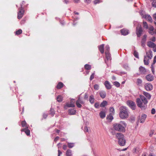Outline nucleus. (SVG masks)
<instances>
[{"instance_id": "nucleus-1", "label": "nucleus", "mask_w": 156, "mask_h": 156, "mask_svg": "<svg viewBox=\"0 0 156 156\" xmlns=\"http://www.w3.org/2000/svg\"><path fill=\"white\" fill-rule=\"evenodd\" d=\"M127 124L124 121H120L119 123H115L113 124L114 129L119 132H125Z\"/></svg>"}, {"instance_id": "nucleus-2", "label": "nucleus", "mask_w": 156, "mask_h": 156, "mask_svg": "<svg viewBox=\"0 0 156 156\" xmlns=\"http://www.w3.org/2000/svg\"><path fill=\"white\" fill-rule=\"evenodd\" d=\"M129 112L127 108L124 106L121 107L119 116L122 119H126L128 117Z\"/></svg>"}, {"instance_id": "nucleus-3", "label": "nucleus", "mask_w": 156, "mask_h": 156, "mask_svg": "<svg viewBox=\"0 0 156 156\" xmlns=\"http://www.w3.org/2000/svg\"><path fill=\"white\" fill-rule=\"evenodd\" d=\"M136 101L137 106L140 108L142 109H145L147 107V103H145L144 102H142L140 99L139 98L136 99Z\"/></svg>"}, {"instance_id": "nucleus-4", "label": "nucleus", "mask_w": 156, "mask_h": 156, "mask_svg": "<svg viewBox=\"0 0 156 156\" xmlns=\"http://www.w3.org/2000/svg\"><path fill=\"white\" fill-rule=\"evenodd\" d=\"M116 136L118 140V143L119 145H123L125 143V141L122 143H120L121 140H122V139H124V135L121 133H118L116 134Z\"/></svg>"}, {"instance_id": "nucleus-5", "label": "nucleus", "mask_w": 156, "mask_h": 156, "mask_svg": "<svg viewBox=\"0 0 156 156\" xmlns=\"http://www.w3.org/2000/svg\"><path fill=\"white\" fill-rule=\"evenodd\" d=\"M20 7L19 9V11L17 16V18L19 19H21L23 17L24 12V9L22 7V5L20 4Z\"/></svg>"}, {"instance_id": "nucleus-6", "label": "nucleus", "mask_w": 156, "mask_h": 156, "mask_svg": "<svg viewBox=\"0 0 156 156\" xmlns=\"http://www.w3.org/2000/svg\"><path fill=\"white\" fill-rule=\"evenodd\" d=\"M127 105L133 110H135L136 107L135 103L132 101L129 100L127 102Z\"/></svg>"}, {"instance_id": "nucleus-7", "label": "nucleus", "mask_w": 156, "mask_h": 156, "mask_svg": "<svg viewBox=\"0 0 156 156\" xmlns=\"http://www.w3.org/2000/svg\"><path fill=\"white\" fill-rule=\"evenodd\" d=\"M143 30L142 28L141 27H140L139 28L137 27L136 28V34L138 37H140L141 36Z\"/></svg>"}, {"instance_id": "nucleus-8", "label": "nucleus", "mask_w": 156, "mask_h": 156, "mask_svg": "<svg viewBox=\"0 0 156 156\" xmlns=\"http://www.w3.org/2000/svg\"><path fill=\"white\" fill-rule=\"evenodd\" d=\"M84 101L81 99L79 98L76 102V105L79 108H81L82 105L81 104H83Z\"/></svg>"}, {"instance_id": "nucleus-9", "label": "nucleus", "mask_w": 156, "mask_h": 156, "mask_svg": "<svg viewBox=\"0 0 156 156\" xmlns=\"http://www.w3.org/2000/svg\"><path fill=\"white\" fill-rule=\"evenodd\" d=\"M146 90L147 91H150L153 89V86L150 83H148L146 84L145 86Z\"/></svg>"}, {"instance_id": "nucleus-10", "label": "nucleus", "mask_w": 156, "mask_h": 156, "mask_svg": "<svg viewBox=\"0 0 156 156\" xmlns=\"http://www.w3.org/2000/svg\"><path fill=\"white\" fill-rule=\"evenodd\" d=\"M147 37V35H144L141 41V44L142 46L144 47L145 45V42L146 41V38Z\"/></svg>"}, {"instance_id": "nucleus-11", "label": "nucleus", "mask_w": 156, "mask_h": 156, "mask_svg": "<svg viewBox=\"0 0 156 156\" xmlns=\"http://www.w3.org/2000/svg\"><path fill=\"white\" fill-rule=\"evenodd\" d=\"M146 78L147 81H151L154 80V76L151 74H148L146 76Z\"/></svg>"}, {"instance_id": "nucleus-12", "label": "nucleus", "mask_w": 156, "mask_h": 156, "mask_svg": "<svg viewBox=\"0 0 156 156\" xmlns=\"http://www.w3.org/2000/svg\"><path fill=\"white\" fill-rule=\"evenodd\" d=\"M99 94L101 97L103 99L105 98L106 94L105 91L101 90L99 92Z\"/></svg>"}, {"instance_id": "nucleus-13", "label": "nucleus", "mask_w": 156, "mask_h": 156, "mask_svg": "<svg viewBox=\"0 0 156 156\" xmlns=\"http://www.w3.org/2000/svg\"><path fill=\"white\" fill-rule=\"evenodd\" d=\"M139 70L141 74H145L146 72V69L142 66H140L139 67Z\"/></svg>"}, {"instance_id": "nucleus-14", "label": "nucleus", "mask_w": 156, "mask_h": 156, "mask_svg": "<svg viewBox=\"0 0 156 156\" xmlns=\"http://www.w3.org/2000/svg\"><path fill=\"white\" fill-rule=\"evenodd\" d=\"M120 31L122 34L123 35H126L129 34L128 30L125 29H121Z\"/></svg>"}, {"instance_id": "nucleus-15", "label": "nucleus", "mask_w": 156, "mask_h": 156, "mask_svg": "<svg viewBox=\"0 0 156 156\" xmlns=\"http://www.w3.org/2000/svg\"><path fill=\"white\" fill-rule=\"evenodd\" d=\"M156 45L154 43L151 41H148L147 42V45L150 48H154V46H155Z\"/></svg>"}, {"instance_id": "nucleus-16", "label": "nucleus", "mask_w": 156, "mask_h": 156, "mask_svg": "<svg viewBox=\"0 0 156 156\" xmlns=\"http://www.w3.org/2000/svg\"><path fill=\"white\" fill-rule=\"evenodd\" d=\"M144 18L150 23H152L153 22L151 16L149 15L146 14L145 15Z\"/></svg>"}, {"instance_id": "nucleus-17", "label": "nucleus", "mask_w": 156, "mask_h": 156, "mask_svg": "<svg viewBox=\"0 0 156 156\" xmlns=\"http://www.w3.org/2000/svg\"><path fill=\"white\" fill-rule=\"evenodd\" d=\"M104 44H102L98 46L99 50L102 54H103L104 52Z\"/></svg>"}, {"instance_id": "nucleus-18", "label": "nucleus", "mask_w": 156, "mask_h": 156, "mask_svg": "<svg viewBox=\"0 0 156 156\" xmlns=\"http://www.w3.org/2000/svg\"><path fill=\"white\" fill-rule=\"evenodd\" d=\"M105 85L106 89L108 90L110 89L111 88V86L109 82L108 81H106L105 82Z\"/></svg>"}, {"instance_id": "nucleus-19", "label": "nucleus", "mask_w": 156, "mask_h": 156, "mask_svg": "<svg viewBox=\"0 0 156 156\" xmlns=\"http://www.w3.org/2000/svg\"><path fill=\"white\" fill-rule=\"evenodd\" d=\"M147 117V115L145 114H143L141 116L140 119V123H143L144 122L145 119Z\"/></svg>"}, {"instance_id": "nucleus-20", "label": "nucleus", "mask_w": 156, "mask_h": 156, "mask_svg": "<svg viewBox=\"0 0 156 156\" xmlns=\"http://www.w3.org/2000/svg\"><path fill=\"white\" fill-rule=\"evenodd\" d=\"M146 54L148 58L150 59H151L153 56L152 52V51L150 50L148 52H147Z\"/></svg>"}, {"instance_id": "nucleus-21", "label": "nucleus", "mask_w": 156, "mask_h": 156, "mask_svg": "<svg viewBox=\"0 0 156 156\" xmlns=\"http://www.w3.org/2000/svg\"><path fill=\"white\" fill-rule=\"evenodd\" d=\"M69 113L70 115H73L76 113V111L74 110V108H71L69 110Z\"/></svg>"}, {"instance_id": "nucleus-22", "label": "nucleus", "mask_w": 156, "mask_h": 156, "mask_svg": "<svg viewBox=\"0 0 156 156\" xmlns=\"http://www.w3.org/2000/svg\"><path fill=\"white\" fill-rule=\"evenodd\" d=\"M140 99L142 102H144L145 103H147V101L146 98L144 96L140 95Z\"/></svg>"}, {"instance_id": "nucleus-23", "label": "nucleus", "mask_w": 156, "mask_h": 156, "mask_svg": "<svg viewBox=\"0 0 156 156\" xmlns=\"http://www.w3.org/2000/svg\"><path fill=\"white\" fill-rule=\"evenodd\" d=\"M143 94L146 96L148 99H150L151 97V95L148 93L144 91Z\"/></svg>"}, {"instance_id": "nucleus-24", "label": "nucleus", "mask_w": 156, "mask_h": 156, "mask_svg": "<svg viewBox=\"0 0 156 156\" xmlns=\"http://www.w3.org/2000/svg\"><path fill=\"white\" fill-rule=\"evenodd\" d=\"M106 57L107 58V60H111V55L109 52H105Z\"/></svg>"}, {"instance_id": "nucleus-25", "label": "nucleus", "mask_w": 156, "mask_h": 156, "mask_svg": "<svg viewBox=\"0 0 156 156\" xmlns=\"http://www.w3.org/2000/svg\"><path fill=\"white\" fill-rule=\"evenodd\" d=\"M147 56H144V62L145 65H147L149 64V60L147 59Z\"/></svg>"}, {"instance_id": "nucleus-26", "label": "nucleus", "mask_w": 156, "mask_h": 156, "mask_svg": "<svg viewBox=\"0 0 156 156\" xmlns=\"http://www.w3.org/2000/svg\"><path fill=\"white\" fill-rule=\"evenodd\" d=\"M106 118L108 120H109L110 121H112L113 119L112 114V113H110L109 115H108L107 116Z\"/></svg>"}, {"instance_id": "nucleus-27", "label": "nucleus", "mask_w": 156, "mask_h": 156, "mask_svg": "<svg viewBox=\"0 0 156 156\" xmlns=\"http://www.w3.org/2000/svg\"><path fill=\"white\" fill-rule=\"evenodd\" d=\"M99 115L100 117L102 119L104 118L106 115L105 112L101 111L100 112Z\"/></svg>"}, {"instance_id": "nucleus-28", "label": "nucleus", "mask_w": 156, "mask_h": 156, "mask_svg": "<svg viewBox=\"0 0 156 156\" xmlns=\"http://www.w3.org/2000/svg\"><path fill=\"white\" fill-rule=\"evenodd\" d=\"M154 29V27L152 26H151L149 28V31L148 32L152 35L153 34V32Z\"/></svg>"}, {"instance_id": "nucleus-29", "label": "nucleus", "mask_w": 156, "mask_h": 156, "mask_svg": "<svg viewBox=\"0 0 156 156\" xmlns=\"http://www.w3.org/2000/svg\"><path fill=\"white\" fill-rule=\"evenodd\" d=\"M63 86V84L61 82H59L58 84H57L56 87L58 89H60L62 88Z\"/></svg>"}, {"instance_id": "nucleus-30", "label": "nucleus", "mask_w": 156, "mask_h": 156, "mask_svg": "<svg viewBox=\"0 0 156 156\" xmlns=\"http://www.w3.org/2000/svg\"><path fill=\"white\" fill-rule=\"evenodd\" d=\"M107 102L106 101H104L102 102L100 105V106L101 107H104L107 105Z\"/></svg>"}, {"instance_id": "nucleus-31", "label": "nucleus", "mask_w": 156, "mask_h": 156, "mask_svg": "<svg viewBox=\"0 0 156 156\" xmlns=\"http://www.w3.org/2000/svg\"><path fill=\"white\" fill-rule=\"evenodd\" d=\"M94 96L93 95H91L90 96L89 101L90 103L92 104L94 103Z\"/></svg>"}, {"instance_id": "nucleus-32", "label": "nucleus", "mask_w": 156, "mask_h": 156, "mask_svg": "<svg viewBox=\"0 0 156 156\" xmlns=\"http://www.w3.org/2000/svg\"><path fill=\"white\" fill-rule=\"evenodd\" d=\"M66 156H72V152L70 150H67L66 152Z\"/></svg>"}, {"instance_id": "nucleus-33", "label": "nucleus", "mask_w": 156, "mask_h": 156, "mask_svg": "<svg viewBox=\"0 0 156 156\" xmlns=\"http://www.w3.org/2000/svg\"><path fill=\"white\" fill-rule=\"evenodd\" d=\"M66 106L69 107H74L75 105L74 103H71L70 104H66Z\"/></svg>"}, {"instance_id": "nucleus-34", "label": "nucleus", "mask_w": 156, "mask_h": 156, "mask_svg": "<svg viewBox=\"0 0 156 156\" xmlns=\"http://www.w3.org/2000/svg\"><path fill=\"white\" fill-rule=\"evenodd\" d=\"M84 67L85 69L87 70H90L91 68V66L90 65L87 64L85 65Z\"/></svg>"}, {"instance_id": "nucleus-35", "label": "nucleus", "mask_w": 156, "mask_h": 156, "mask_svg": "<svg viewBox=\"0 0 156 156\" xmlns=\"http://www.w3.org/2000/svg\"><path fill=\"white\" fill-rule=\"evenodd\" d=\"M142 80L140 79H137L136 83L138 85H140L142 83Z\"/></svg>"}, {"instance_id": "nucleus-36", "label": "nucleus", "mask_w": 156, "mask_h": 156, "mask_svg": "<svg viewBox=\"0 0 156 156\" xmlns=\"http://www.w3.org/2000/svg\"><path fill=\"white\" fill-rule=\"evenodd\" d=\"M74 144L73 143H68V146L69 148H72L74 146Z\"/></svg>"}, {"instance_id": "nucleus-37", "label": "nucleus", "mask_w": 156, "mask_h": 156, "mask_svg": "<svg viewBox=\"0 0 156 156\" xmlns=\"http://www.w3.org/2000/svg\"><path fill=\"white\" fill-rule=\"evenodd\" d=\"M57 101L59 102H60L62 101V97L60 95L58 96L57 98Z\"/></svg>"}, {"instance_id": "nucleus-38", "label": "nucleus", "mask_w": 156, "mask_h": 156, "mask_svg": "<svg viewBox=\"0 0 156 156\" xmlns=\"http://www.w3.org/2000/svg\"><path fill=\"white\" fill-rule=\"evenodd\" d=\"M140 14L142 16V17L143 18H144L145 17V15H146L145 14V12L143 11H141L140 12Z\"/></svg>"}, {"instance_id": "nucleus-39", "label": "nucleus", "mask_w": 156, "mask_h": 156, "mask_svg": "<svg viewBox=\"0 0 156 156\" xmlns=\"http://www.w3.org/2000/svg\"><path fill=\"white\" fill-rule=\"evenodd\" d=\"M133 55L135 57L137 58H139L138 53L136 51H134Z\"/></svg>"}, {"instance_id": "nucleus-40", "label": "nucleus", "mask_w": 156, "mask_h": 156, "mask_svg": "<svg viewBox=\"0 0 156 156\" xmlns=\"http://www.w3.org/2000/svg\"><path fill=\"white\" fill-rule=\"evenodd\" d=\"M55 114V112L53 109H52L51 108L50 111V114L51 115V116H54Z\"/></svg>"}, {"instance_id": "nucleus-41", "label": "nucleus", "mask_w": 156, "mask_h": 156, "mask_svg": "<svg viewBox=\"0 0 156 156\" xmlns=\"http://www.w3.org/2000/svg\"><path fill=\"white\" fill-rule=\"evenodd\" d=\"M143 24L144 25V27L146 29H148V25L146 22L145 21L143 22Z\"/></svg>"}, {"instance_id": "nucleus-42", "label": "nucleus", "mask_w": 156, "mask_h": 156, "mask_svg": "<svg viewBox=\"0 0 156 156\" xmlns=\"http://www.w3.org/2000/svg\"><path fill=\"white\" fill-rule=\"evenodd\" d=\"M23 131L25 132L26 134H27V135L29 136L30 134V130L28 129H25L23 130Z\"/></svg>"}, {"instance_id": "nucleus-43", "label": "nucleus", "mask_w": 156, "mask_h": 156, "mask_svg": "<svg viewBox=\"0 0 156 156\" xmlns=\"http://www.w3.org/2000/svg\"><path fill=\"white\" fill-rule=\"evenodd\" d=\"M94 87L95 90H98L99 88V86L98 84H95L94 85Z\"/></svg>"}, {"instance_id": "nucleus-44", "label": "nucleus", "mask_w": 156, "mask_h": 156, "mask_svg": "<svg viewBox=\"0 0 156 156\" xmlns=\"http://www.w3.org/2000/svg\"><path fill=\"white\" fill-rule=\"evenodd\" d=\"M113 84L114 85L117 87H119L120 85V84L117 81L114 82Z\"/></svg>"}, {"instance_id": "nucleus-45", "label": "nucleus", "mask_w": 156, "mask_h": 156, "mask_svg": "<svg viewBox=\"0 0 156 156\" xmlns=\"http://www.w3.org/2000/svg\"><path fill=\"white\" fill-rule=\"evenodd\" d=\"M152 5L153 7H156V0H153Z\"/></svg>"}, {"instance_id": "nucleus-46", "label": "nucleus", "mask_w": 156, "mask_h": 156, "mask_svg": "<svg viewBox=\"0 0 156 156\" xmlns=\"http://www.w3.org/2000/svg\"><path fill=\"white\" fill-rule=\"evenodd\" d=\"M110 50V47L109 45H107L105 47V52L108 53L109 52V50Z\"/></svg>"}, {"instance_id": "nucleus-47", "label": "nucleus", "mask_w": 156, "mask_h": 156, "mask_svg": "<svg viewBox=\"0 0 156 156\" xmlns=\"http://www.w3.org/2000/svg\"><path fill=\"white\" fill-rule=\"evenodd\" d=\"M22 33V30L21 29H19L16 32V35H19L21 34Z\"/></svg>"}, {"instance_id": "nucleus-48", "label": "nucleus", "mask_w": 156, "mask_h": 156, "mask_svg": "<svg viewBox=\"0 0 156 156\" xmlns=\"http://www.w3.org/2000/svg\"><path fill=\"white\" fill-rule=\"evenodd\" d=\"M84 131L85 133L87 132L89 133V130L88 127L87 126H86L84 127Z\"/></svg>"}, {"instance_id": "nucleus-49", "label": "nucleus", "mask_w": 156, "mask_h": 156, "mask_svg": "<svg viewBox=\"0 0 156 156\" xmlns=\"http://www.w3.org/2000/svg\"><path fill=\"white\" fill-rule=\"evenodd\" d=\"M110 111L113 114L115 113V110L113 107H111L110 108Z\"/></svg>"}, {"instance_id": "nucleus-50", "label": "nucleus", "mask_w": 156, "mask_h": 156, "mask_svg": "<svg viewBox=\"0 0 156 156\" xmlns=\"http://www.w3.org/2000/svg\"><path fill=\"white\" fill-rule=\"evenodd\" d=\"M154 130H151L150 131V132L149 133V136L151 137L152 136L153 134H154Z\"/></svg>"}, {"instance_id": "nucleus-51", "label": "nucleus", "mask_w": 156, "mask_h": 156, "mask_svg": "<svg viewBox=\"0 0 156 156\" xmlns=\"http://www.w3.org/2000/svg\"><path fill=\"white\" fill-rule=\"evenodd\" d=\"M94 78V73H92L90 76V81L92 80Z\"/></svg>"}, {"instance_id": "nucleus-52", "label": "nucleus", "mask_w": 156, "mask_h": 156, "mask_svg": "<svg viewBox=\"0 0 156 156\" xmlns=\"http://www.w3.org/2000/svg\"><path fill=\"white\" fill-rule=\"evenodd\" d=\"M22 126L23 127L25 126L26 124V123L25 121H23L21 123Z\"/></svg>"}, {"instance_id": "nucleus-53", "label": "nucleus", "mask_w": 156, "mask_h": 156, "mask_svg": "<svg viewBox=\"0 0 156 156\" xmlns=\"http://www.w3.org/2000/svg\"><path fill=\"white\" fill-rule=\"evenodd\" d=\"M124 141H125V143H124V144L123 145H120V146H124L125 144H126V140H125V139L124 138L122 139V140H121V141H120L121 142L120 143H124Z\"/></svg>"}, {"instance_id": "nucleus-54", "label": "nucleus", "mask_w": 156, "mask_h": 156, "mask_svg": "<svg viewBox=\"0 0 156 156\" xmlns=\"http://www.w3.org/2000/svg\"><path fill=\"white\" fill-rule=\"evenodd\" d=\"M155 109L154 108H152L151 110V113L152 114H154L155 113Z\"/></svg>"}, {"instance_id": "nucleus-55", "label": "nucleus", "mask_w": 156, "mask_h": 156, "mask_svg": "<svg viewBox=\"0 0 156 156\" xmlns=\"http://www.w3.org/2000/svg\"><path fill=\"white\" fill-rule=\"evenodd\" d=\"M99 104L98 103H95L94 104V107H95V108H98V107H99Z\"/></svg>"}, {"instance_id": "nucleus-56", "label": "nucleus", "mask_w": 156, "mask_h": 156, "mask_svg": "<svg viewBox=\"0 0 156 156\" xmlns=\"http://www.w3.org/2000/svg\"><path fill=\"white\" fill-rule=\"evenodd\" d=\"M156 62V55L154 57L153 62V64H154Z\"/></svg>"}, {"instance_id": "nucleus-57", "label": "nucleus", "mask_w": 156, "mask_h": 156, "mask_svg": "<svg viewBox=\"0 0 156 156\" xmlns=\"http://www.w3.org/2000/svg\"><path fill=\"white\" fill-rule=\"evenodd\" d=\"M100 0H95L94 2V4H96L100 2Z\"/></svg>"}, {"instance_id": "nucleus-58", "label": "nucleus", "mask_w": 156, "mask_h": 156, "mask_svg": "<svg viewBox=\"0 0 156 156\" xmlns=\"http://www.w3.org/2000/svg\"><path fill=\"white\" fill-rule=\"evenodd\" d=\"M124 67L126 69L129 68V66L127 64H125L123 65Z\"/></svg>"}, {"instance_id": "nucleus-59", "label": "nucleus", "mask_w": 156, "mask_h": 156, "mask_svg": "<svg viewBox=\"0 0 156 156\" xmlns=\"http://www.w3.org/2000/svg\"><path fill=\"white\" fill-rule=\"evenodd\" d=\"M85 2L87 3H90L91 1V0H84Z\"/></svg>"}, {"instance_id": "nucleus-60", "label": "nucleus", "mask_w": 156, "mask_h": 156, "mask_svg": "<svg viewBox=\"0 0 156 156\" xmlns=\"http://www.w3.org/2000/svg\"><path fill=\"white\" fill-rule=\"evenodd\" d=\"M150 40L153 42H154L155 41V38L154 37L150 39Z\"/></svg>"}, {"instance_id": "nucleus-61", "label": "nucleus", "mask_w": 156, "mask_h": 156, "mask_svg": "<svg viewBox=\"0 0 156 156\" xmlns=\"http://www.w3.org/2000/svg\"><path fill=\"white\" fill-rule=\"evenodd\" d=\"M67 146L66 145H64L63 146V148L64 150H66L67 149Z\"/></svg>"}, {"instance_id": "nucleus-62", "label": "nucleus", "mask_w": 156, "mask_h": 156, "mask_svg": "<svg viewBox=\"0 0 156 156\" xmlns=\"http://www.w3.org/2000/svg\"><path fill=\"white\" fill-rule=\"evenodd\" d=\"M153 48V51L154 52H156V45H155V46H154V48Z\"/></svg>"}, {"instance_id": "nucleus-63", "label": "nucleus", "mask_w": 156, "mask_h": 156, "mask_svg": "<svg viewBox=\"0 0 156 156\" xmlns=\"http://www.w3.org/2000/svg\"><path fill=\"white\" fill-rule=\"evenodd\" d=\"M58 156H60V154H62V152L60 151V150H58Z\"/></svg>"}, {"instance_id": "nucleus-64", "label": "nucleus", "mask_w": 156, "mask_h": 156, "mask_svg": "<svg viewBox=\"0 0 156 156\" xmlns=\"http://www.w3.org/2000/svg\"><path fill=\"white\" fill-rule=\"evenodd\" d=\"M153 18L154 20L156 21V14H154L153 15Z\"/></svg>"}]
</instances>
